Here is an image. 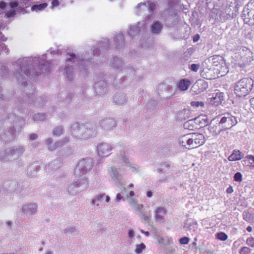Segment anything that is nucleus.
<instances>
[{"label": "nucleus", "mask_w": 254, "mask_h": 254, "mask_svg": "<svg viewBox=\"0 0 254 254\" xmlns=\"http://www.w3.org/2000/svg\"><path fill=\"white\" fill-rule=\"evenodd\" d=\"M63 128L61 126L57 127L54 128L53 131V135L56 136H59L63 133Z\"/></svg>", "instance_id": "obj_38"}, {"label": "nucleus", "mask_w": 254, "mask_h": 254, "mask_svg": "<svg viewBox=\"0 0 254 254\" xmlns=\"http://www.w3.org/2000/svg\"><path fill=\"white\" fill-rule=\"evenodd\" d=\"M155 6L156 4L154 2H151L149 1L140 3L136 7L137 13L141 14L147 12L149 14L146 16L145 18L148 20L153 14Z\"/></svg>", "instance_id": "obj_9"}, {"label": "nucleus", "mask_w": 254, "mask_h": 254, "mask_svg": "<svg viewBox=\"0 0 254 254\" xmlns=\"http://www.w3.org/2000/svg\"><path fill=\"white\" fill-rule=\"evenodd\" d=\"M68 141V138H65L64 140L58 141L55 143V145L57 147V149L60 147L63 146Z\"/></svg>", "instance_id": "obj_43"}, {"label": "nucleus", "mask_w": 254, "mask_h": 254, "mask_svg": "<svg viewBox=\"0 0 254 254\" xmlns=\"http://www.w3.org/2000/svg\"><path fill=\"white\" fill-rule=\"evenodd\" d=\"M170 168V165L167 163H162L160 165V167L158 169L157 171L159 173L165 172L168 170Z\"/></svg>", "instance_id": "obj_37"}, {"label": "nucleus", "mask_w": 254, "mask_h": 254, "mask_svg": "<svg viewBox=\"0 0 254 254\" xmlns=\"http://www.w3.org/2000/svg\"><path fill=\"white\" fill-rule=\"evenodd\" d=\"M246 243L248 246L254 248V238L252 237L248 238L246 240Z\"/></svg>", "instance_id": "obj_46"}, {"label": "nucleus", "mask_w": 254, "mask_h": 254, "mask_svg": "<svg viewBox=\"0 0 254 254\" xmlns=\"http://www.w3.org/2000/svg\"><path fill=\"white\" fill-rule=\"evenodd\" d=\"M114 162L120 164L128 165L130 161L128 157L126 155V150L124 148L121 149L114 158Z\"/></svg>", "instance_id": "obj_16"}, {"label": "nucleus", "mask_w": 254, "mask_h": 254, "mask_svg": "<svg viewBox=\"0 0 254 254\" xmlns=\"http://www.w3.org/2000/svg\"><path fill=\"white\" fill-rule=\"evenodd\" d=\"M114 102L118 105H123L126 103L127 99L126 97L122 94H117L114 97Z\"/></svg>", "instance_id": "obj_26"}, {"label": "nucleus", "mask_w": 254, "mask_h": 254, "mask_svg": "<svg viewBox=\"0 0 254 254\" xmlns=\"http://www.w3.org/2000/svg\"><path fill=\"white\" fill-rule=\"evenodd\" d=\"M139 24L140 23H138L136 25L130 26L128 31L129 35L133 37L138 34L140 31V27L138 26Z\"/></svg>", "instance_id": "obj_29"}, {"label": "nucleus", "mask_w": 254, "mask_h": 254, "mask_svg": "<svg viewBox=\"0 0 254 254\" xmlns=\"http://www.w3.org/2000/svg\"><path fill=\"white\" fill-rule=\"evenodd\" d=\"M45 119V115L42 113H38L34 115L33 119L36 121H43Z\"/></svg>", "instance_id": "obj_42"}, {"label": "nucleus", "mask_w": 254, "mask_h": 254, "mask_svg": "<svg viewBox=\"0 0 254 254\" xmlns=\"http://www.w3.org/2000/svg\"><path fill=\"white\" fill-rule=\"evenodd\" d=\"M115 41L117 43L118 48L122 47L124 44V38L122 33H120L117 35L115 38Z\"/></svg>", "instance_id": "obj_33"}, {"label": "nucleus", "mask_w": 254, "mask_h": 254, "mask_svg": "<svg viewBox=\"0 0 254 254\" xmlns=\"http://www.w3.org/2000/svg\"><path fill=\"white\" fill-rule=\"evenodd\" d=\"M191 112L189 109H184L180 111L177 114V119L180 121H184L190 117Z\"/></svg>", "instance_id": "obj_22"}, {"label": "nucleus", "mask_w": 254, "mask_h": 254, "mask_svg": "<svg viewBox=\"0 0 254 254\" xmlns=\"http://www.w3.org/2000/svg\"><path fill=\"white\" fill-rule=\"evenodd\" d=\"M65 75L69 80L73 79V68L71 66H66L64 69Z\"/></svg>", "instance_id": "obj_31"}, {"label": "nucleus", "mask_w": 254, "mask_h": 254, "mask_svg": "<svg viewBox=\"0 0 254 254\" xmlns=\"http://www.w3.org/2000/svg\"><path fill=\"white\" fill-rule=\"evenodd\" d=\"M104 193L97 194L92 201V204L99 206L102 198L105 197Z\"/></svg>", "instance_id": "obj_34"}, {"label": "nucleus", "mask_w": 254, "mask_h": 254, "mask_svg": "<svg viewBox=\"0 0 254 254\" xmlns=\"http://www.w3.org/2000/svg\"><path fill=\"white\" fill-rule=\"evenodd\" d=\"M167 213V210L162 207L156 208L155 210V219L158 222H165V215Z\"/></svg>", "instance_id": "obj_18"}, {"label": "nucleus", "mask_w": 254, "mask_h": 254, "mask_svg": "<svg viewBox=\"0 0 254 254\" xmlns=\"http://www.w3.org/2000/svg\"><path fill=\"white\" fill-rule=\"evenodd\" d=\"M101 127L105 131L113 130L116 127V121L112 118H105L99 121Z\"/></svg>", "instance_id": "obj_14"}, {"label": "nucleus", "mask_w": 254, "mask_h": 254, "mask_svg": "<svg viewBox=\"0 0 254 254\" xmlns=\"http://www.w3.org/2000/svg\"><path fill=\"white\" fill-rule=\"evenodd\" d=\"M48 148L51 151H54L57 149V147L55 145V143L50 144L48 146Z\"/></svg>", "instance_id": "obj_57"}, {"label": "nucleus", "mask_w": 254, "mask_h": 254, "mask_svg": "<svg viewBox=\"0 0 254 254\" xmlns=\"http://www.w3.org/2000/svg\"><path fill=\"white\" fill-rule=\"evenodd\" d=\"M75 58V55L74 54H71L69 55V57L67 58L66 60V62H68L69 61H72L73 60V61L74 62V59Z\"/></svg>", "instance_id": "obj_55"}, {"label": "nucleus", "mask_w": 254, "mask_h": 254, "mask_svg": "<svg viewBox=\"0 0 254 254\" xmlns=\"http://www.w3.org/2000/svg\"><path fill=\"white\" fill-rule=\"evenodd\" d=\"M197 118H195L187 121L184 124V128L189 130H193L195 126V121L197 120Z\"/></svg>", "instance_id": "obj_28"}, {"label": "nucleus", "mask_w": 254, "mask_h": 254, "mask_svg": "<svg viewBox=\"0 0 254 254\" xmlns=\"http://www.w3.org/2000/svg\"><path fill=\"white\" fill-rule=\"evenodd\" d=\"M235 64L240 67H244L250 64L254 60L253 53L246 47H238L234 49L232 56Z\"/></svg>", "instance_id": "obj_3"}, {"label": "nucleus", "mask_w": 254, "mask_h": 254, "mask_svg": "<svg viewBox=\"0 0 254 254\" xmlns=\"http://www.w3.org/2000/svg\"><path fill=\"white\" fill-rule=\"evenodd\" d=\"M244 155L239 150H234L233 153L228 157V160L231 161L241 160Z\"/></svg>", "instance_id": "obj_27"}, {"label": "nucleus", "mask_w": 254, "mask_h": 254, "mask_svg": "<svg viewBox=\"0 0 254 254\" xmlns=\"http://www.w3.org/2000/svg\"><path fill=\"white\" fill-rule=\"evenodd\" d=\"M184 228L186 231H189L190 233L194 232L198 228L197 223L196 221L190 222L187 221L185 223Z\"/></svg>", "instance_id": "obj_24"}, {"label": "nucleus", "mask_w": 254, "mask_h": 254, "mask_svg": "<svg viewBox=\"0 0 254 254\" xmlns=\"http://www.w3.org/2000/svg\"><path fill=\"white\" fill-rule=\"evenodd\" d=\"M94 89L97 94H104L107 90L106 83L104 80H101L95 83Z\"/></svg>", "instance_id": "obj_20"}, {"label": "nucleus", "mask_w": 254, "mask_h": 254, "mask_svg": "<svg viewBox=\"0 0 254 254\" xmlns=\"http://www.w3.org/2000/svg\"><path fill=\"white\" fill-rule=\"evenodd\" d=\"M242 17L246 24H254V0H251L244 7Z\"/></svg>", "instance_id": "obj_7"}, {"label": "nucleus", "mask_w": 254, "mask_h": 254, "mask_svg": "<svg viewBox=\"0 0 254 254\" xmlns=\"http://www.w3.org/2000/svg\"><path fill=\"white\" fill-rule=\"evenodd\" d=\"M236 118L229 113H223V129H228L237 124Z\"/></svg>", "instance_id": "obj_15"}, {"label": "nucleus", "mask_w": 254, "mask_h": 254, "mask_svg": "<svg viewBox=\"0 0 254 254\" xmlns=\"http://www.w3.org/2000/svg\"><path fill=\"white\" fill-rule=\"evenodd\" d=\"M16 11L15 10H12L8 11L5 13V16L7 17H14L16 14Z\"/></svg>", "instance_id": "obj_51"}, {"label": "nucleus", "mask_w": 254, "mask_h": 254, "mask_svg": "<svg viewBox=\"0 0 254 254\" xmlns=\"http://www.w3.org/2000/svg\"><path fill=\"white\" fill-rule=\"evenodd\" d=\"M92 161L90 159H82L78 163L75 169V175L77 176L86 173L92 168Z\"/></svg>", "instance_id": "obj_8"}, {"label": "nucleus", "mask_w": 254, "mask_h": 254, "mask_svg": "<svg viewBox=\"0 0 254 254\" xmlns=\"http://www.w3.org/2000/svg\"><path fill=\"white\" fill-rule=\"evenodd\" d=\"M129 203L131 206L136 210H140L143 207V205L142 204H139L138 203H136L133 200H130Z\"/></svg>", "instance_id": "obj_41"}, {"label": "nucleus", "mask_w": 254, "mask_h": 254, "mask_svg": "<svg viewBox=\"0 0 254 254\" xmlns=\"http://www.w3.org/2000/svg\"><path fill=\"white\" fill-rule=\"evenodd\" d=\"M146 248L145 245L143 243L138 244L136 246L134 252L137 254H140Z\"/></svg>", "instance_id": "obj_39"}, {"label": "nucleus", "mask_w": 254, "mask_h": 254, "mask_svg": "<svg viewBox=\"0 0 254 254\" xmlns=\"http://www.w3.org/2000/svg\"><path fill=\"white\" fill-rule=\"evenodd\" d=\"M70 131L74 137L80 140H87L97 134L95 125H82L77 123L71 125Z\"/></svg>", "instance_id": "obj_2"}, {"label": "nucleus", "mask_w": 254, "mask_h": 254, "mask_svg": "<svg viewBox=\"0 0 254 254\" xmlns=\"http://www.w3.org/2000/svg\"><path fill=\"white\" fill-rule=\"evenodd\" d=\"M163 27V24L159 21H154L150 27L153 34H159Z\"/></svg>", "instance_id": "obj_23"}, {"label": "nucleus", "mask_w": 254, "mask_h": 254, "mask_svg": "<svg viewBox=\"0 0 254 254\" xmlns=\"http://www.w3.org/2000/svg\"><path fill=\"white\" fill-rule=\"evenodd\" d=\"M216 238L220 240H222V232H220L217 234Z\"/></svg>", "instance_id": "obj_62"}, {"label": "nucleus", "mask_w": 254, "mask_h": 254, "mask_svg": "<svg viewBox=\"0 0 254 254\" xmlns=\"http://www.w3.org/2000/svg\"><path fill=\"white\" fill-rule=\"evenodd\" d=\"M164 91H165V92H167V93L171 94V95L167 97V99H170L173 98L174 94L173 93V88L172 86L169 85H166L165 87Z\"/></svg>", "instance_id": "obj_40"}, {"label": "nucleus", "mask_w": 254, "mask_h": 254, "mask_svg": "<svg viewBox=\"0 0 254 254\" xmlns=\"http://www.w3.org/2000/svg\"><path fill=\"white\" fill-rule=\"evenodd\" d=\"M48 6V4L47 3H43L39 4H35L33 5L31 7V10L39 11H42L46 8Z\"/></svg>", "instance_id": "obj_32"}, {"label": "nucleus", "mask_w": 254, "mask_h": 254, "mask_svg": "<svg viewBox=\"0 0 254 254\" xmlns=\"http://www.w3.org/2000/svg\"><path fill=\"white\" fill-rule=\"evenodd\" d=\"M25 148L21 145H17L7 148L0 154L1 161H11L18 159L23 154Z\"/></svg>", "instance_id": "obj_5"}, {"label": "nucleus", "mask_w": 254, "mask_h": 254, "mask_svg": "<svg viewBox=\"0 0 254 254\" xmlns=\"http://www.w3.org/2000/svg\"><path fill=\"white\" fill-rule=\"evenodd\" d=\"M191 149L202 145L205 141L203 134L199 133H190Z\"/></svg>", "instance_id": "obj_12"}, {"label": "nucleus", "mask_w": 254, "mask_h": 254, "mask_svg": "<svg viewBox=\"0 0 254 254\" xmlns=\"http://www.w3.org/2000/svg\"><path fill=\"white\" fill-rule=\"evenodd\" d=\"M180 243L181 244H188L190 242V239L187 237H184L179 240Z\"/></svg>", "instance_id": "obj_47"}, {"label": "nucleus", "mask_w": 254, "mask_h": 254, "mask_svg": "<svg viewBox=\"0 0 254 254\" xmlns=\"http://www.w3.org/2000/svg\"><path fill=\"white\" fill-rule=\"evenodd\" d=\"M233 191V189L232 186H230L226 190V192L227 193H231Z\"/></svg>", "instance_id": "obj_63"}, {"label": "nucleus", "mask_w": 254, "mask_h": 254, "mask_svg": "<svg viewBox=\"0 0 254 254\" xmlns=\"http://www.w3.org/2000/svg\"><path fill=\"white\" fill-rule=\"evenodd\" d=\"M202 86L201 88L199 89V92H202L205 90L207 87V84L204 80H198L195 83L194 86L199 87V86Z\"/></svg>", "instance_id": "obj_35"}, {"label": "nucleus", "mask_w": 254, "mask_h": 254, "mask_svg": "<svg viewBox=\"0 0 254 254\" xmlns=\"http://www.w3.org/2000/svg\"><path fill=\"white\" fill-rule=\"evenodd\" d=\"M190 105L192 107H204V102H200V101H191L190 102Z\"/></svg>", "instance_id": "obj_44"}, {"label": "nucleus", "mask_w": 254, "mask_h": 254, "mask_svg": "<svg viewBox=\"0 0 254 254\" xmlns=\"http://www.w3.org/2000/svg\"><path fill=\"white\" fill-rule=\"evenodd\" d=\"M139 216L146 223H149L151 220V215L150 213L146 214L141 211H139Z\"/></svg>", "instance_id": "obj_36"}, {"label": "nucleus", "mask_w": 254, "mask_h": 254, "mask_svg": "<svg viewBox=\"0 0 254 254\" xmlns=\"http://www.w3.org/2000/svg\"><path fill=\"white\" fill-rule=\"evenodd\" d=\"M76 229L74 227H68L64 230V233L66 234H72L75 232Z\"/></svg>", "instance_id": "obj_49"}, {"label": "nucleus", "mask_w": 254, "mask_h": 254, "mask_svg": "<svg viewBox=\"0 0 254 254\" xmlns=\"http://www.w3.org/2000/svg\"><path fill=\"white\" fill-rule=\"evenodd\" d=\"M38 205L35 202H28L23 204L21 208L22 213L26 215L32 216L38 212Z\"/></svg>", "instance_id": "obj_10"}, {"label": "nucleus", "mask_w": 254, "mask_h": 254, "mask_svg": "<svg viewBox=\"0 0 254 254\" xmlns=\"http://www.w3.org/2000/svg\"><path fill=\"white\" fill-rule=\"evenodd\" d=\"M200 65L198 64H193L190 66V69L194 72H197L199 68Z\"/></svg>", "instance_id": "obj_48"}, {"label": "nucleus", "mask_w": 254, "mask_h": 254, "mask_svg": "<svg viewBox=\"0 0 254 254\" xmlns=\"http://www.w3.org/2000/svg\"><path fill=\"white\" fill-rule=\"evenodd\" d=\"M222 100V93L221 92H215L212 94L211 97L207 99L209 104L218 106L221 104Z\"/></svg>", "instance_id": "obj_17"}, {"label": "nucleus", "mask_w": 254, "mask_h": 254, "mask_svg": "<svg viewBox=\"0 0 254 254\" xmlns=\"http://www.w3.org/2000/svg\"><path fill=\"white\" fill-rule=\"evenodd\" d=\"M10 4V6L11 8H16L18 6V3L16 1H14V2H10L9 3Z\"/></svg>", "instance_id": "obj_58"}, {"label": "nucleus", "mask_w": 254, "mask_h": 254, "mask_svg": "<svg viewBox=\"0 0 254 254\" xmlns=\"http://www.w3.org/2000/svg\"><path fill=\"white\" fill-rule=\"evenodd\" d=\"M151 231L153 233L154 235L155 236L156 238L160 237L157 229L155 227H152Z\"/></svg>", "instance_id": "obj_53"}, {"label": "nucleus", "mask_w": 254, "mask_h": 254, "mask_svg": "<svg viewBox=\"0 0 254 254\" xmlns=\"http://www.w3.org/2000/svg\"><path fill=\"white\" fill-rule=\"evenodd\" d=\"M226 1L229 6H231L236 3V0H226Z\"/></svg>", "instance_id": "obj_59"}, {"label": "nucleus", "mask_w": 254, "mask_h": 254, "mask_svg": "<svg viewBox=\"0 0 254 254\" xmlns=\"http://www.w3.org/2000/svg\"><path fill=\"white\" fill-rule=\"evenodd\" d=\"M234 179L236 182H241L242 181V175L241 173H236L234 176Z\"/></svg>", "instance_id": "obj_45"}, {"label": "nucleus", "mask_w": 254, "mask_h": 254, "mask_svg": "<svg viewBox=\"0 0 254 254\" xmlns=\"http://www.w3.org/2000/svg\"><path fill=\"white\" fill-rule=\"evenodd\" d=\"M128 236L129 238L132 239L134 236V233L133 230H129L128 232Z\"/></svg>", "instance_id": "obj_56"}, {"label": "nucleus", "mask_w": 254, "mask_h": 254, "mask_svg": "<svg viewBox=\"0 0 254 254\" xmlns=\"http://www.w3.org/2000/svg\"><path fill=\"white\" fill-rule=\"evenodd\" d=\"M7 6V3L4 1L0 2V10L3 11L5 10Z\"/></svg>", "instance_id": "obj_52"}, {"label": "nucleus", "mask_w": 254, "mask_h": 254, "mask_svg": "<svg viewBox=\"0 0 254 254\" xmlns=\"http://www.w3.org/2000/svg\"><path fill=\"white\" fill-rule=\"evenodd\" d=\"M222 118L218 116L217 118L213 119L209 126L208 129L214 135L219 134L222 130Z\"/></svg>", "instance_id": "obj_11"}, {"label": "nucleus", "mask_w": 254, "mask_h": 254, "mask_svg": "<svg viewBox=\"0 0 254 254\" xmlns=\"http://www.w3.org/2000/svg\"><path fill=\"white\" fill-rule=\"evenodd\" d=\"M241 254H248L250 253V249L246 247H242L240 252Z\"/></svg>", "instance_id": "obj_50"}, {"label": "nucleus", "mask_w": 254, "mask_h": 254, "mask_svg": "<svg viewBox=\"0 0 254 254\" xmlns=\"http://www.w3.org/2000/svg\"><path fill=\"white\" fill-rule=\"evenodd\" d=\"M53 142V140L52 138H50L46 140V144L49 146Z\"/></svg>", "instance_id": "obj_64"}, {"label": "nucleus", "mask_w": 254, "mask_h": 254, "mask_svg": "<svg viewBox=\"0 0 254 254\" xmlns=\"http://www.w3.org/2000/svg\"><path fill=\"white\" fill-rule=\"evenodd\" d=\"M110 176L113 180L117 181L119 179L120 175L116 168L112 167L111 168Z\"/></svg>", "instance_id": "obj_30"}, {"label": "nucleus", "mask_w": 254, "mask_h": 254, "mask_svg": "<svg viewBox=\"0 0 254 254\" xmlns=\"http://www.w3.org/2000/svg\"><path fill=\"white\" fill-rule=\"evenodd\" d=\"M111 66L116 70L119 71H123L124 69H127L124 68V63L121 59L118 57H114L111 62Z\"/></svg>", "instance_id": "obj_19"}, {"label": "nucleus", "mask_w": 254, "mask_h": 254, "mask_svg": "<svg viewBox=\"0 0 254 254\" xmlns=\"http://www.w3.org/2000/svg\"><path fill=\"white\" fill-rule=\"evenodd\" d=\"M179 142L186 148L191 149L190 134H187L181 137Z\"/></svg>", "instance_id": "obj_21"}, {"label": "nucleus", "mask_w": 254, "mask_h": 254, "mask_svg": "<svg viewBox=\"0 0 254 254\" xmlns=\"http://www.w3.org/2000/svg\"><path fill=\"white\" fill-rule=\"evenodd\" d=\"M59 4V1L58 0H53L52 2V8L58 6Z\"/></svg>", "instance_id": "obj_54"}, {"label": "nucleus", "mask_w": 254, "mask_h": 254, "mask_svg": "<svg viewBox=\"0 0 254 254\" xmlns=\"http://www.w3.org/2000/svg\"><path fill=\"white\" fill-rule=\"evenodd\" d=\"M123 199V197L122 196L121 194L120 193H117L116 196V201H119L121 199Z\"/></svg>", "instance_id": "obj_61"}, {"label": "nucleus", "mask_w": 254, "mask_h": 254, "mask_svg": "<svg viewBox=\"0 0 254 254\" xmlns=\"http://www.w3.org/2000/svg\"><path fill=\"white\" fill-rule=\"evenodd\" d=\"M34 59L30 58H24L22 59L17 60L16 64L18 66V71L14 73L17 79L19 81H22L25 78V76L38 75L40 73H48L50 72V63L49 62L46 64H39L37 65V68L39 71H34L31 68V64L33 62L37 60L36 58Z\"/></svg>", "instance_id": "obj_1"}, {"label": "nucleus", "mask_w": 254, "mask_h": 254, "mask_svg": "<svg viewBox=\"0 0 254 254\" xmlns=\"http://www.w3.org/2000/svg\"><path fill=\"white\" fill-rule=\"evenodd\" d=\"M190 85V82L189 79H183L181 80L177 84V88L181 91L187 90Z\"/></svg>", "instance_id": "obj_25"}, {"label": "nucleus", "mask_w": 254, "mask_h": 254, "mask_svg": "<svg viewBox=\"0 0 254 254\" xmlns=\"http://www.w3.org/2000/svg\"><path fill=\"white\" fill-rule=\"evenodd\" d=\"M113 149V147L111 144L106 142L101 143L97 146L98 154L103 157L108 156Z\"/></svg>", "instance_id": "obj_13"}, {"label": "nucleus", "mask_w": 254, "mask_h": 254, "mask_svg": "<svg viewBox=\"0 0 254 254\" xmlns=\"http://www.w3.org/2000/svg\"><path fill=\"white\" fill-rule=\"evenodd\" d=\"M254 81L251 78H244L236 83L234 93L239 97H244L251 91Z\"/></svg>", "instance_id": "obj_4"}, {"label": "nucleus", "mask_w": 254, "mask_h": 254, "mask_svg": "<svg viewBox=\"0 0 254 254\" xmlns=\"http://www.w3.org/2000/svg\"><path fill=\"white\" fill-rule=\"evenodd\" d=\"M37 138V135L36 134H32L30 135L29 139L30 140H33Z\"/></svg>", "instance_id": "obj_60"}, {"label": "nucleus", "mask_w": 254, "mask_h": 254, "mask_svg": "<svg viewBox=\"0 0 254 254\" xmlns=\"http://www.w3.org/2000/svg\"><path fill=\"white\" fill-rule=\"evenodd\" d=\"M87 186L88 182L86 179L74 180L73 183L67 185L66 189L70 195H75L86 189Z\"/></svg>", "instance_id": "obj_6"}]
</instances>
